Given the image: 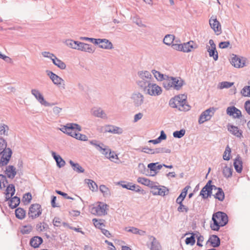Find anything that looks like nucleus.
Instances as JSON below:
<instances>
[{"instance_id": "obj_16", "label": "nucleus", "mask_w": 250, "mask_h": 250, "mask_svg": "<svg viewBox=\"0 0 250 250\" xmlns=\"http://www.w3.org/2000/svg\"><path fill=\"white\" fill-rule=\"evenodd\" d=\"M183 52L185 53L190 52L192 50L196 49L198 45L192 41H190L187 42L182 43Z\"/></svg>"}, {"instance_id": "obj_9", "label": "nucleus", "mask_w": 250, "mask_h": 250, "mask_svg": "<svg viewBox=\"0 0 250 250\" xmlns=\"http://www.w3.org/2000/svg\"><path fill=\"white\" fill-rule=\"evenodd\" d=\"M151 192L154 195H160L164 196L168 193V189L164 186H157L155 183L151 187Z\"/></svg>"}, {"instance_id": "obj_26", "label": "nucleus", "mask_w": 250, "mask_h": 250, "mask_svg": "<svg viewBox=\"0 0 250 250\" xmlns=\"http://www.w3.org/2000/svg\"><path fill=\"white\" fill-rule=\"evenodd\" d=\"M242 164V161L241 157L240 156H237L234 160L233 165L235 170L238 172H241L242 171L243 167Z\"/></svg>"}, {"instance_id": "obj_19", "label": "nucleus", "mask_w": 250, "mask_h": 250, "mask_svg": "<svg viewBox=\"0 0 250 250\" xmlns=\"http://www.w3.org/2000/svg\"><path fill=\"white\" fill-rule=\"evenodd\" d=\"M212 186L210 185V181H209L207 185L202 189L200 192V195L204 199L207 198L211 193Z\"/></svg>"}, {"instance_id": "obj_55", "label": "nucleus", "mask_w": 250, "mask_h": 250, "mask_svg": "<svg viewBox=\"0 0 250 250\" xmlns=\"http://www.w3.org/2000/svg\"><path fill=\"white\" fill-rule=\"evenodd\" d=\"M152 72L157 80L162 81L164 79V75L159 71L153 70Z\"/></svg>"}, {"instance_id": "obj_1", "label": "nucleus", "mask_w": 250, "mask_h": 250, "mask_svg": "<svg viewBox=\"0 0 250 250\" xmlns=\"http://www.w3.org/2000/svg\"><path fill=\"white\" fill-rule=\"evenodd\" d=\"M81 127L77 124H68L63 126L61 130L65 133L81 141H86L87 138L86 135L79 133L81 131Z\"/></svg>"}, {"instance_id": "obj_29", "label": "nucleus", "mask_w": 250, "mask_h": 250, "mask_svg": "<svg viewBox=\"0 0 250 250\" xmlns=\"http://www.w3.org/2000/svg\"><path fill=\"white\" fill-rule=\"evenodd\" d=\"M208 242L210 243V245L213 247H217L220 245V241L219 238L217 235H212L210 237L208 240Z\"/></svg>"}, {"instance_id": "obj_52", "label": "nucleus", "mask_w": 250, "mask_h": 250, "mask_svg": "<svg viewBox=\"0 0 250 250\" xmlns=\"http://www.w3.org/2000/svg\"><path fill=\"white\" fill-rule=\"evenodd\" d=\"M241 93L245 97H250V86H245L242 89Z\"/></svg>"}, {"instance_id": "obj_59", "label": "nucleus", "mask_w": 250, "mask_h": 250, "mask_svg": "<svg viewBox=\"0 0 250 250\" xmlns=\"http://www.w3.org/2000/svg\"><path fill=\"white\" fill-rule=\"evenodd\" d=\"M179 206L177 208V210L179 212H187L188 210V208L187 207L184 205L182 203L179 204Z\"/></svg>"}, {"instance_id": "obj_20", "label": "nucleus", "mask_w": 250, "mask_h": 250, "mask_svg": "<svg viewBox=\"0 0 250 250\" xmlns=\"http://www.w3.org/2000/svg\"><path fill=\"white\" fill-rule=\"evenodd\" d=\"M31 93L42 104L44 105H48V103L44 100L43 96L38 90L35 89H32Z\"/></svg>"}, {"instance_id": "obj_7", "label": "nucleus", "mask_w": 250, "mask_h": 250, "mask_svg": "<svg viewBox=\"0 0 250 250\" xmlns=\"http://www.w3.org/2000/svg\"><path fill=\"white\" fill-rule=\"evenodd\" d=\"M230 63L236 68L243 67L246 64V59L232 54L229 60Z\"/></svg>"}, {"instance_id": "obj_57", "label": "nucleus", "mask_w": 250, "mask_h": 250, "mask_svg": "<svg viewBox=\"0 0 250 250\" xmlns=\"http://www.w3.org/2000/svg\"><path fill=\"white\" fill-rule=\"evenodd\" d=\"M32 200V195L31 193H27L24 195L23 197V201L25 203L29 204Z\"/></svg>"}, {"instance_id": "obj_36", "label": "nucleus", "mask_w": 250, "mask_h": 250, "mask_svg": "<svg viewBox=\"0 0 250 250\" xmlns=\"http://www.w3.org/2000/svg\"><path fill=\"white\" fill-rule=\"evenodd\" d=\"M222 171L224 176L226 177L229 178L232 175V169L230 167L226 166L223 168Z\"/></svg>"}, {"instance_id": "obj_28", "label": "nucleus", "mask_w": 250, "mask_h": 250, "mask_svg": "<svg viewBox=\"0 0 250 250\" xmlns=\"http://www.w3.org/2000/svg\"><path fill=\"white\" fill-rule=\"evenodd\" d=\"M42 242V239L41 237L35 236L31 239L30 244L32 247L36 248L39 247Z\"/></svg>"}, {"instance_id": "obj_58", "label": "nucleus", "mask_w": 250, "mask_h": 250, "mask_svg": "<svg viewBox=\"0 0 250 250\" xmlns=\"http://www.w3.org/2000/svg\"><path fill=\"white\" fill-rule=\"evenodd\" d=\"M6 144L4 140L2 139H0V154L6 149Z\"/></svg>"}, {"instance_id": "obj_56", "label": "nucleus", "mask_w": 250, "mask_h": 250, "mask_svg": "<svg viewBox=\"0 0 250 250\" xmlns=\"http://www.w3.org/2000/svg\"><path fill=\"white\" fill-rule=\"evenodd\" d=\"M185 134V130L181 129L180 131H176L173 132V135L175 138H180Z\"/></svg>"}, {"instance_id": "obj_60", "label": "nucleus", "mask_w": 250, "mask_h": 250, "mask_svg": "<svg viewBox=\"0 0 250 250\" xmlns=\"http://www.w3.org/2000/svg\"><path fill=\"white\" fill-rule=\"evenodd\" d=\"M62 220L58 217H55L53 220V224L54 226L57 227H60L62 224Z\"/></svg>"}, {"instance_id": "obj_62", "label": "nucleus", "mask_w": 250, "mask_h": 250, "mask_svg": "<svg viewBox=\"0 0 250 250\" xmlns=\"http://www.w3.org/2000/svg\"><path fill=\"white\" fill-rule=\"evenodd\" d=\"M204 240V237L201 235L198 236L197 245L199 247H202V243Z\"/></svg>"}, {"instance_id": "obj_37", "label": "nucleus", "mask_w": 250, "mask_h": 250, "mask_svg": "<svg viewBox=\"0 0 250 250\" xmlns=\"http://www.w3.org/2000/svg\"><path fill=\"white\" fill-rule=\"evenodd\" d=\"M174 40V36L172 35H167L164 39L163 42L164 43L167 45H171Z\"/></svg>"}, {"instance_id": "obj_42", "label": "nucleus", "mask_w": 250, "mask_h": 250, "mask_svg": "<svg viewBox=\"0 0 250 250\" xmlns=\"http://www.w3.org/2000/svg\"><path fill=\"white\" fill-rule=\"evenodd\" d=\"M215 197L221 201L224 199V193L221 188H219L218 189L217 192L215 193Z\"/></svg>"}, {"instance_id": "obj_46", "label": "nucleus", "mask_w": 250, "mask_h": 250, "mask_svg": "<svg viewBox=\"0 0 250 250\" xmlns=\"http://www.w3.org/2000/svg\"><path fill=\"white\" fill-rule=\"evenodd\" d=\"M66 43L67 45L69 47L76 49L79 42L74 41L72 40H68L66 41Z\"/></svg>"}, {"instance_id": "obj_41", "label": "nucleus", "mask_w": 250, "mask_h": 250, "mask_svg": "<svg viewBox=\"0 0 250 250\" xmlns=\"http://www.w3.org/2000/svg\"><path fill=\"white\" fill-rule=\"evenodd\" d=\"M234 84V83H230L228 82H223L220 83L218 84V88L220 89L223 88H228L230 87Z\"/></svg>"}, {"instance_id": "obj_33", "label": "nucleus", "mask_w": 250, "mask_h": 250, "mask_svg": "<svg viewBox=\"0 0 250 250\" xmlns=\"http://www.w3.org/2000/svg\"><path fill=\"white\" fill-rule=\"evenodd\" d=\"M138 75L140 79L143 80L150 81L151 78V75L149 72L146 71L140 72L138 73Z\"/></svg>"}, {"instance_id": "obj_54", "label": "nucleus", "mask_w": 250, "mask_h": 250, "mask_svg": "<svg viewBox=\"0 0 250 250\" xmlns=\"http://www.w3.org/2000/svg\"><path fill=\"white\" fill-rule=\"evenodd\" d=\"M151 250H160V246L155 238H153L151 243Z\"/></svg>"}, {"instance_id": "obj_3", "label": "nucleus", "mask_w": 250, "mask_h": 250, "mask_svg": "<svg viewBox=\"0 0 250 250\" xmlns=\"http://www.w3.org/2000/svg\"><path fill=\"white\" fill-rule=\"evenodd\" d=\"M187 96L184 94L175 96L169 101V105L173 108H178L179 110H188V106L186 104Z\"/></svg>"}, {"instance_id": "obj_5", "label": "nucleus", "mask_w": 250, "mask_h": 250, "mask_svg": "<svg viewBox=\"0 0 250 250\" xmlns=\"http://www.w3.org/2000/svg\"><path fill=\"white\" fill-rule=\"evenodd\" d=\"M107 209V205L103 202H98L91 208V212L94 215L102 216L106 214Z\"/></svg>"}, {"instance_id": "obj_22", "label": "nucleus", "mask_w": 250, "mask_h": 250, "mask_svg": "<svg viewBox=\"0 0 250 250\" xmlns=\"http://www.w3.org/2000/svg\"><path fill=\"white\" fill-rule=\"evenodd\" d=\"M98 45H99L100 48L104 49H111L112 48V43L106 39H100V41Z\"/></svg>"}, {"instance_id": "obj_10", "label": "nucleus", "mask_w": 250, "mask_h": 250, "mask_svg": "<svg viewBox=\"0 0 250 250\" xmlns=\"http://www.w3.org/2000/svg\"><path fill=\"white\" fill-rule=\"evenodd\" d=\"M215 109L213 107L210 108L204 111L200 115L198 122L200 124L210 120L213 115Z\"/></svg>"}, {"instance_id": "obj_24", "label": "nucleus", "mask_w": 250, "mask_h": 250, "mask_svg": "<svg viewBox=\"0 0 250 250\" xmlns=\"http://www.w3.org/2000/svg\"><path fill=\"white\" fill-rule=\"evenodd\" d=\"M6 175L10 178H13L16 174V168L12 166H8L5 171Z\"/></svg>"}, {"instance_id": "obj_64", "label": "nucleus", "mask_w": 250, "mask_h": 250, "mask_svg": "<svg viewBox=\"0 0 250 250\" xmlns=\"http://www.w3.org/2000/svg\"><path fill=\"white\" fill-rule=\"evenodd\" d=\"M245 108L247 112L250 115V100H248L245 102Z\"/></svg>"}, {"instance_id": "obj_4", "label": "nucleus", "mask_w": 250, "mask_h": 250, "mask_svg": "<svg viewBox=\"0 0 250 250\" xmlns=\"http://www.w3.org/2000/svg\"><path fill=\"white\" fill-rule=\"evenodd\" d=\"M90 144L95 146L98 150L101 151L110 161L117 163L119 160L118 155L114 151H111L110 149L107 148H103L101 146L94 143L93 142H91Z\"/></svg>"}, {"instance_id": "obj_17", "label": "nucleus", "mask_w": 250, "mask_h": 250, "mask_svg": "<svg viewBox=\"0 0 250 250\" xmlns=\"http://www.w3.org/2000/svg\"><path fill=\"white\" fill-rule=\"evenodd\" d=\"M226 111L228 115L235 118H240L242 116L241 111L234 106L228 107Z\"/></svg>"}, {"instance_id": "obj_27", "label": "nucleus", "mask_w": 250, "mask_h": 250, "mask_svg": "<svg viewBox=\"0 0 250 250\" xmlns=\"http://www.w3.org/2000/svg\"><path fill=\"white\" fill-rule=\"evenodd\" d=\"M52 155L55 160L57 166L59 167H63L65 165V161L62 159V158L59 155H56V153L55 152L52 151L51 152Z\"/></svg>"}, {"instance_id": "obj_49", "label": "nucleus", "mask_w": 250, "mask_h": 250, "mask_svg": "<svg viewBox=\"0 0 250 250\" xmlns=\"http://www.w3.org/2000/svg\"><path fill=\"white\" fill-rule=\"evenodd\" d=\"M87 184L89 188L93 191H96L98 189V186L92 180L88 179Z\"/></svg>"}, {"instance_id": "obj_35", "label": "nucleus", "mask_w": 250, "mask_h": 250, "mask_svg": "<svg viewBox=\"0 0 250 250\" xmlns=\"http://www.w3.org/2000/svg\"><path fill=\"white\" fill-rule=\"evenodd\" d=\"M15 215L17 218L22 219L25 216V211L23 209L19 208L15 210Z\"/></svg>"}, {"instance_id": "obj_63", "label": "nucleus", "mask_w": 250, "mask_h": 250, "mask_svg": "<svg viewBox=\"0 0 250 250\" xmlns=\"http://www.w3.org/2000/svg\"><path fill=\"white\" fill-rule=\"evenodd\" d=\"M230 44V43L229 42H221L219 44V47L220 48H227L229 45Z\"/></svg>"}, {"instance_id": "obj_32", "label": "nucleus", "mask_w": 250, "mask_h": 250, "mask_svg": "<svg viewBox=\"0 0 250 250\" xmlns=\"http://www.w3.org/2000/svg\"><path fill=\"white\" fill-rule=\"evenodd\" d=\"M52 61L53 63L60 69H64L66 68L65 64L56 57L55 56L53 58H52Z\"/></svg>"}, {"instance_id": "obj_44", "label": "nucleus", "mask_w": 250, "mask_h": 250, "mask_svg": "<svg viewBox=\"0 0 250 250\" xmlns=\"http://www.w3.org/2000/svg\"><path fill=\"white\" fill-rule=\"evenodd\" d=\"M231 149L229 146H227L223 154V159L225 160H229L230 159V155Z\"/></svg>"}, {"instance_id": "obj_13", "label": "nucleus", "mask_w": 250, "mask_h": 250, "mask_svg": "<svg viewBox=\"0 0 250 250\" xmlns=\"http://www.w3.org/2000/svg\"><path fill=\"white\" fill-rule=\"evenodd\" d=\"M2 157L0 161V166H3L7 164L12 154V151L10 148H6L2 153Z\"/></svg>"}, {"instance_id": "obj_12", "label": "nucleus", "mask_w": 250, "mask_h": 250, "mask_svg": "<svg viewBox=\"0 0 250 250\" xmlns=\"http://www.w3.org/2000/svg\"><path fill=\"white\" fill-rule=\"evenodd\" d=\"M211 28L217 35H219L222 32L221 25L215 16L211 17L209 21Z\"/></svg>"}, {"instance_id": "obj_38", "label": "nucleus", "mask_w": 250, "mask_h": 250, "mask_svg": "<svg viewBox=\"0 0 250 250\" xmlns=\"http://www.w3.org/2000/svg\"><path fill=\"white\" fill-rule=\"evenodd\" d=\"M33 229V227L31 225L23 226L21 229V232L22 234H29Z\"/></svg>"}, {"instance_id": "obj_50", "label": "nucleus", "mask_w": 250, "mask_h": 250, "mask_svg": "<svg viewBox=\"0 0 250 250\" xmlns=\"http://www.w3.org/2000/svg\"><path fill=\"white\" fill-rule=\"evenodd\" d=\"M9 127L7 125L2 124L0 125V135H5L7 134Z\"/></svg>"}, {"instance_id": "obj_18", "label": "nucleus", "mask_w": 250, "mask_h": 250, "mask_svg": "<svg viewBox=\"0 0 250 250\" xmlns=\"http://www.w3.org/2000/svg\"><path fill=\"white\" fill-rule=\"evenodd\" d=\"M76 49L88 53H93L94 51V49L90 44L79 42Z\"/></svg>"}, {"instance_id": "obj_47", "label": "nucleus", "mask_w": 250, "mask_h": 250, "mask_svg": "<svg viewBox=\"0 0 250 250\" xmlns=\"http://www.w3.org/2000/svg\"><path fill=\"white\" fill-rule=\"evenodd\" d=\"M191 234L192 235L190 237H187L185 240V243L187 245L193 246L195 243L194 234L192 233Z\"/></svg>"}, {"instance_id": "obj_61", "label": "nucleus", "mask_w": 250, "mask_h": 250, "mask_svg": "<svg viewBox=\"0 0 250 250\" xmlns=\"http://www.w3.org/2000/svg\"><path fill=\"white\" fill-rule=\"evenodd\" d=\"M189 188V186H187L186 187L182 190V192L181 193L180 195H179V197H181V198H182L183 199H185L187 194V192H188V188Z\"/></svg>"}, {"instance_id": "obj_23", "label": "nucleus", "mask_w": 250, "mask_h": 250, "mask_svg": "<svg viewBox=\"0 0 250 250\" xmlns=\"http://www.w3.org/2000/svg\"><path fill=\"white\" fill-rule=\"evenodd\" d=\"M105 131L114 134H121L123 132L122 129L113 125H107L106 126Z\"/></svg>"}, {"instance_id": "obj_31", "label": "nucleus", "mask_w": 250, "mask_h": 250, "mask_svg": "<svg viewBox=\"0 0 250 250\" xmlns=\"http://www.w3.org/2000/svg\"><path fill=\"white\" fill-rule=\"evenodd\" d=\"M228 130L230 132L236 136L237 137H240L242 135L241 130H239L237 126L234 125H229L228 126Z\"/></svg>"}, {"instance_id": "obj_39", "label": "nucleus", "mask_w": 250, "mask_h": 250, "mask_svg": "<svg viewBox=\"0 0 250 250\" xmlns=\"http://www.w3.org/2000/svg\"><path fill=\"white\" fill-rule=\"evenodd\" d=\"M122 186L125 188L128 189H130L131 190H139V186H136L135 184H132V183H127L126 184H122Z\"/></svg>"}, {"instance_id": "obj_21", "label": "nucleus", "mask_w": 250, "mask_h": 250, "mask_svg": "<svg viewBox=\"0 0 250 250\" xmlns=\"http://www.w3.org/2000/svg\"><path fill=\"white\" fill-rule=\"evenodd\" d=\"M15 191V187L13 185L10 184L7 187L5 191V198L6 200L10 199L14 194Z\"/></svg>"}, {"instance_id": "obj_14", "label": "nucleus", "mask_w": 250, "mask_h": 250, "mask_svg": "<svg viewBox=\"0 0 250 250\" xmlns=\"http://www.w3.org/2000/svg\"><path fill=\"white\" fill-rule=\"evenodd\" d=\"M210 46L208 48V52L211 57H213L214 61H217L218 58V52L216 49V45L212 40L209 41Z\"/></svg>"}, {"instance_id": "obj_34", "label": "nucleus", "mask_w": 250, "mask_h": 250, "mask_svg": "<svg viewBox=\"0 0 250 250\" xmlns=\"http://www.w3.org/2000/svg\"><path fill=\"white\" fill-rule=\"evenodd\" d=\"M20 203V199L17 196L12 198L9 202V206L12 208H16Z\"/></svg>"}, {"instance_id": "obj_8", "label": "nucleus", "mask_w": 250, "mask_h": 250, "mask_svg": "<svg viewBox=\"0 0 250 250\" xmlns=\"http://www.w3.org/2000/svg\"><path fill=\"white\" fill-rule=\"evenodd\" d=\"M178 82L179 80L176 78H168L164 80L163 85L164 87L167 89H169L170 88L173 87L178 90L183 85V83H181L178 84H176V83H178Z\"/></svg>"}, {"instance_id": "obj_6", "label": "nucleus", "mask_w": 250, "mask_h": 250, "mask_svg": "<svg viewBox=\"0 0 250 250\" xmlns=\"http://www.w3.org/2000/svg\"><path fill=\"white\" fill-rule=\"evenodd\" d=\"M42 213L41 206L39 204H32L29 209L28 216L32 219L38 217Z\"/></svg>"}, {"instance_id": "obj_11", "label": "nucleus", "mask_w": 250, "mask_h": 250, "mask_svg": "<svg viewBox=\"0 0 250 250\" xmlns=\"http://www.w3.org/2000/svg\"><path fill=\"white\" fill-rule=\"evenodd\" d=\"M147 93L151 96H158L162 93V90L161 87L154 83H148L146 88Z\"/></svg>"}, {"instance_id": "obj_15", "label": "nucleus", "mask_w": 250, "mask_h": 250, "mask_svg": "<svg viewBox=\"0 0 250 250\" xmlns=\"http://www.w3.org/2000/svg\"><path fill=\"white\" fill-rule=\"evenodd\" d=\"M48 75L49 76L50 79L55 84L59 86H62L63 87H64V81L61 77H59L52 72H49L48 73Z\"/></svg>"}, {"instance_id": "obj_30", "label": "nucleus", "mask_w": 250, "mask_h": 250, "mask_svg": "<svg viewBox=\"0 0 250 250\" xmlns=\"http://www.w3.org/2000/svg\"><path fill=\"white\" fill-rule=\"evenodd\" d=\"M137 182L142 185L149 187L151 188L154 182L145 177H139Z\"/></svg>"}, {"instance_id": "obj_53", "label": "nucleus", "mask_w": 250, "mask_h": 250, "mask_svg": "<svg viewBox=\"0 0 250 250\" xmlns=\"http://www.w3.org/2000/svg\"><path fill=\"white\" fill-rule=\"evenodd\" d=\"M7 182L5 176L0 174V188H3L6 187Z\"/></svg>"}, {"instance_id": "obj_2", "label": "nucleus", "mask_w": 250, "mask_h": 250, "mask_svg": "<svg viewBox=\"0 0 250 250\" xmlns=\"http://www.w3.org/2000/svg\"><path fill=\"white\" fill-rule=\"evenodd\" d=\"M212 223L210 225L212 230L218 231L220 228L225 226L228 222L227 215L223 212L218 211L212 215Z\"/></svg>"}, {"instance_id": "obj_51", "label": "nucleus", "mask_w": 250, "mask_h": 250, "mask_svg": "<svg viewBox=\"0 0 250 250\" xmlns=\"http://www.w3.org/2000/svg\"><path fill=\"white\" fill-rule=\"evenodd\" d=\"M126 230L128 232H132L134 234H143L145 233V231L140 230L134 227H131L129 229L126 228Z\"/></svg>"}, {"instance_id": "obj_25", "label": "nucleus", "mask_w": 250, "mask_h": 250, "mask_svg": "<svg viewBox=\"0 0 250 250\" xmlns=\"http://www.w3.org/2000/svg\"><path fill=\"white\" fill-rule=\"evenodd\" d=\"M132 99L134 104L139 106L143 103L144 96L140 93H136L132 96Z\"/></svg>"}, {"instance_id": "obj_45", "label": "nucleus", "mask_w": 250, "mask_h": 250, "mask_svg": "<svg viewBox=\"0 0 250 250\" xmlns=\"http://www.w3.org/2000/svg\"><path fill=\"white\" fill-rule=\"evenodd\" d=\"M150 81H146V80H143L141 79L140 80L138 81V84L139 86L145 90L148 86V83H150Z\"/></svg>"}, {"instance_id": "obj_40", "label": "nucleus", "mask_w": 250, "mask_h": 250, "mask_svg": "<svg viewBox=\"0 0 250 250\" xmlns=\"http://www.w3.org/2000/svg\"><path fill=\"white\" fill-rule=\"evenodd\" d=\"M70 164L73 167V169L77 171V172H83L84 171V169L80 166L79 164L76 163L75 164L73 161H70L69 162Z\"/></svg>"}, {"instance_id": "obj_43", "label": "nucleus", "mask_w": 250, "mask_h": 250, "mask_svg": "<svg viewBox=\"0 0 250 250\" xmlns=\"http://www.w3.org/2000/svg\"><path fill=\"white\" fill-rule=\"evenodd\" d=\"M92 222L94 225V226L99 229H103V227L104 226L103 220H98L97 219H93L92 220Z\"/></svg>"}, {"instance_id": "obj_48", "label": "nucleus", "mask_w": 250, "mask_h": 250, "mask_svg": "<svg viewBox=\"0 0 250 250\" xmlns=\"http://www.w3.org/2000/svg\"><path fill=\"white\" fill-rule=\"evenodd\" d=\"M93 114L97 117L102 118H103L105 116L104 113L100 108L94 109L93 110Z\"/></svg>"}]
</instances>
